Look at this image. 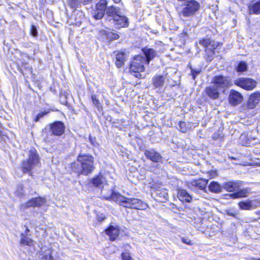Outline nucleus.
<instances>
[{"mask_svg": "<svg viewBox=\"0 0 260 260\" xmlns=\"http://www.w3.org/2000/svg\"><path fill=\"white\" fill-rule=\"evenodd\" d=\"M102 192L104 198L108 200L115 201L120 205L129 208L136 209L138 210L146 209L147 205L141 200L135 198H128L120 194L111 191L109 195H107L105 193V189H103Z\"/></svg>", "mask_w": 260, "mask_h": 260, "instance_id": "1", "label": "nucleus"}, {"mask_svg": "<svg viewBox=\"0 0 260 260\" xmlns=\"http://www.w3.org/2000/svg\"><path fill=\"white\" fill-rule=\"evenodd\" d=\"M94 158L89 154H79L77 160L71 164L72 170L78 175H88L95 169Z\"/></svg>", "mask_w": 260, "mask_h": 260, "instance_id": "2", "label": "nucleus"}, {"mask_svg": "<svg viewBox=\"0 0 260 260\" xmlns=\"http://www.w3.org/2000/svg\"><path fill=\"white\" fill-rule=\"evenodd\" d=\"M200 8V3L197 1H188L182 5L179 15L183 18H192L197 14Z\"/></svg>", "mask_w": 260, "mask_h": 260, "instance_id": "3", "label": "nucleus"}, {"mask_svg": "<svg viewBox=\"0 0 260 260\" xmlns=\"http://www.w3.org/2000/svg\"><path fill=\"white\" fill-rule=\"evenodd\" d=\"M40 164L39 157L36 150L31 148L28 152V158L23 160L21 164V169L24 173H29Z\"/></svg>", "mask_w": 260, "mask_h": 260, "instance_id": "4", "label": "nucleus"}, {"mask_svg": "<svg viewBox=\"0 0 260 260\" xmlns=\"http://www.w3.org/2000/svg\"><path fill=\"white\" fill-rule=\"evenodd\" d=\"M146 62L145 57L141 55L136 56L134 58L130 65V72L136 73L135 76L136 78H142V75L140 74V72L144 71V64Z\"/></svg>", "mask_w": 260, "mask_h": 260, "instance_id": "5", "label": "nucleus"}, {"mask_svg": "<svg viewBox=\"0 0 260 260\" xmlns=\"http://www.w3.org/2000/svg\"><path fill=\"white\" fill-rule=\"evenodd\" d=\"M108 1L107 0H100L93 9L92 14L94 19H101L102 18L107 9Z\"/></svg>", "mask_w": 260, "mask_h": 260, "instance_id": "6", "label": "nucleus"}, {"mask_svg": "<svg viewBox=\"0 0 260 260\" xmlns=\"http://www.w3.org/2000/svg\"><path fill=\"white\" fill-rule=\"evenodd\" d=\"M199 43L204 46L206 52L208 55L209 59L211 60V58H212L214 54V50L218 46L219 43L212 41L209 39L201 40Z\"/></svg>", "mask_w": 260, "mask_h": 260, "instance_id": "7", "label": "nucleus"}, {"mask_svg": "<svg viewBox=\"0 0 260 260\" xmlns=\"http://www.w3.org/2000/svg\"><path fill=\"white\" fill-rule=\"evenodd\" d=\"M211 84H214L219 90L222 89L224 90L231 85V82L229 78L221 75H218L213 78Z\"/></svg>", "mask_w": 260, "mask_h": 260, "instance_id": "8", "label": "nucleus"}, {"mask_svg": "<svg viewBox=\"0 0 260 260\" xmlns=\"http://www.w3.org/2000/svg\"><path fill=\"white\" fill-rule=\"evenodd\" d=\"M234 83L247 90H252L256 86V82L255 80L247 78H239L235 80Z\"/></svg>", "mask_w": 260, "mask_h": 260, "instance_id": "9", "label": "nucleus"}, {"mask_svg": "<svg viewBox=\"0 0 260 260\" xmlns=\"http://www.w3.org/2000/svg\"><path fill=\"white\" fill-rule=\"evenodd\" d=\"M49 126L50 131L53 135L59 136L64 132L65 126L64 123L61 121H55L50 124Z\"/></svg>", "mask_w": 260, "mask_h": 260, "instance_id": "10", "label": "nucleus"}, {"mask_svg": "<svg viewBox=\"0 0 260 260\" xmlns=\"http://www.w3.org/2000/svg\"><path fill=\"white\" fill-rule=\"evenodd\" d=\"M144 154L148 159L153 162H160L162 159V156L153 149L146 150Z\"/></svg>", "mask_w": 260, "mask_h": 260, "instance_id": "11", "label": "nucleus"}, {"mask_svg": "<svg viewBox=\"0 0 260 260\" xmlns=\"http://www.w3.org/2000/svg\"><path fill=\"white\" fill-rule=\"evenodd\" d=\"M229 100L231 105L236 106L242 102L243 96L240 92L235 90H231L230 92Z\"/></svg>", "mask_w": 260, "mask_h": 260, "instance_id": "12", "label": "nucleus"}, {"mask_svg": "<svg viewBox=\"0 0 260 260\" xmlns=\"http://www.w3.org/2000/svg\"><path fill=\"white\" fill-rule=\"evenodd\" d=\"M155 200L159 202H166L168 199V193L165 189H158L151 193Z\"/></svg>", "mask_w": 260, "mask_h": 260, "instance_id": "13", "label": "nucleus"}, {"mask_svg": "<svg viewBox=\"0 0 260 260\" xmlns=\"http://www.w3.org/2000/svg\"><path fill=\"white\" fill-rule=\"evenodd\" d=\"M220 90L214 84H211L205 89L206 94L212 99H217L219 96Z\"/></svg>", "mask_w": 260, "mask_h": 260, "instance_id": "14", "label": "nucleus"}, {"mask_svg": "<svg viewBox=\"0 0 260 260\" xmlns=\"http://www.w3.org/2000/svg\"><path fill=\"white\" fill-rule=\"evenodd\" d=\"M120 14L121 12L119 8L114 6H111L107 7L106 14L110 18V19L114 21L115 18H120L119 15Z\"/></svg>", "mask_w": 260, "mask_h": 260, "instance_id": "15", "label": "nucleus"}, {"mask_svg": "<svg viewBox=\"0 0 260 260\" xmlns=\"http://www.w3.org/2000/svg\"><path fill=\"white\" fill-rule=\"evenodd\" d=\"M241 184V181H229L223 183V188L228 191L232 192L238 190Z\"/></svg>", "mask_w": 260, "mask_h": 260, "instance_id": "16", "label": "nucleus"}, {"mask_svg": "<svg viewBox=\"0 0 260 260\" xmlns=\"http://www.w3.org/2000/svg\"><path fill=\"white\" fill-rule=\"evenodd\" d=\"M46 203V200L44 198H37L30 200L25 205L24 208L29 207H40ZM21 207L23 208V205H21Z\"/></svg>", "mask_w": 260, "mask_h": 260, "instance_id": "17", "label": "nucleus"}, {"mask_svg": "<svg viewBox=\"0 0 260 260\" xmlns=\"http://www.w3.org/2000/svg\"><path fill=\"white\" fill-rule=\"evenodd\" d=\"M106 233L112 241L117 238L119 234V229L117 225H111L106 230Z\"/></svg>", "mask_w": 260, "mask_h": 260, "instance_id": "18", "label": "nucleus"}, {"mask_svg": "<svg viewBox=\"0 0 260 260\" xmlns=\"http://www.w3.org/2000/svg\"><path fill=\"white\" fill-rule=\"evenodd\" d=\"M260 100V93L258 92L252 94L248 101L247 106L249 109H253L258 103Z\"/></svg>", "mask_w": 260, "mask_h": 260, "instance_id": "19", "label": "nucleus"}, {"mask_svg": "<svg viewBox=\"0 0 260 260\" xmlns=\"http://www.w3.org/2000/svg\"><path fill=\"white\" fill-rule=\"evenodd\" d=\"M119 17L115 18L113 21L114 22L115 26L117 28L121 27H127L128 26V19L127 18L121 15V13L119 15Z\"/></svg>", "mask_w": 260, "mask_h": 260, "instance_id": "20", "label": "nucleus"}, {"mask_svg": "<svg viewBox=\"0 0 260 260\" xmlns=\"http://www.w3.org/2000/svg\"><path fill=\"white\" fill-rule=\"evenodd\" d=\"M153 84L156 88H161L164 86L165 77L162 75H156L152 78Z\"/></svg>", "mask_w": 260, "mask_h": 260, "instance_id": "21", "label": "nucleus"}, {"mask_svg": "<svg viewBox=\"0 0 260 260\" xmlns=\"http://www.w3.org/2000/svg\"><path fill=\"white\" fill-rule=\"evenodd\" d=\"M207 183L208 180L203 179L193 180L191 182V184L193 186L202 190L206 188Z\"/></svg>", "mask_w": 260, "mask_h": 260, "instance_id": "22", "label": "nucleus"}, {"mask_svg": "<svg viewBox=\"0 0 260 260\" xmlns=\"http://www.w3.org/2000/svg\"><path fill=\"white\" fill-rule=\"evenodd\" d=\"M143 52L146 57V62L147 64H148L149 61L156 55L155 51L151 48H145L143 49Z\"/></svg>", "mask_w": 260, "mask_h": 260, "instance_id": "23", "label": "nucleus"}, {"mask_svg": "<svg viewBox=\"0 0 260 260\" xmlns=\"http://www.w3.org/2000/svg\"><path fill=\"white\" fill-rule=\"evenodd\" d=\"M91 1L92 0H68V3L70 7L76 9L81 3L86 5Z\"/></svg>", "mask_w": 260, "mask_h": 260, "instance_id": "24", "label": "nucleus"}, {"mask_svg": "<svg viewBox=\"0 0 260 260\" xmlns=\"http://www.w3.org/2000/svg\"><path fill=\"white\" fill-rule=\"evenodd\" d=\"M178 198L182 201L190 202L191 200V197L189 194L184 189H180L178 191Z\"/></svg>", "mask_w": 260, "mask_h": 260, "instance_id": "25", "label": "nucleus"}, {"mask_svg": "<svg viewBox=\"0 0 260 260\" xmlns=\"http://www.w3.org/2000/svg\"><path fill=\"white\" fill-rule=\"evenodd\" d=\"M250 14H260V1L248 6Z\"/></svg>", "mask_w": 260, "mask_h": 260, "instance_id": "26", "label": "nucleus"}, {"mask_svg": "<svg viewBox=\"0 0 260 260\" xmlns=\"http://www.w3.org/2000/svg\"><path fill=\"white\" fill-rule=\"evenodd\" d=\"M125 59V54L123 52H118L116 55L115 64L118 68L121 67Z\"/></svg>", "mask_w": 260, "mask_h": 260, "instance_id": "27", "label": "nucleus"}, {"mask_svg": "<svg viewBox=\"0 0 260 260\" xmlns=\"http://www.w3.org/2000/svg\"><path fill=\"white\" fill-rule=\"evenodd\" d=\"M209 189L210 191L215 193L220 192L222 191L221 186L215 181H212L209 184Z\"/></svg>", "mask_w": 260, "mask_h": 260, "instance_id": "28", "label": "nucleus"}, {"mask_svg": "<svg viewBox=\"0 0 260 260\" xmlns=\"http://www.w3.org/2000/svg\"><path fill=\"white\" fill-rule=\"evenodd\" d=\"M105 181V178L102 175H99L92 180L93 185L96 187H100Z\"/></svg>", "mask_w": 260, "mask_h": 260, "instance_id": "29", "label": "nucleus"}, {"mask_svg": "<svg viewBox=\"0 0 260 260\" xmlns=\"http://www.w3.org/2000/svg\"><path fill=\"white\" fill-rule=\"evenodd\" d=\"M20 244L31 246L33 245L32 240L29 237L25 235L24 234H21Z\"/></svg>", "mask_w": 260, "mask_h": 260, "instance_id": "30", "label": "nucleus"}, {"mask_svg": "<svg viewBox=\"0 0 260 260\" xmlns=\"http://www.w3.org/2000/svg\"><path fill=\"white\" fill-rule=\"evenodd\" d=\"M248 193L247 189H242L240 191L230 194V197L236 199L246 197Z\"/></svg>", "mask_w": 260, "mask_h": 260, "instance_id": "31", "label": "nucleus"}, {"mask_svg": "<svg viewBox=\"0 0 260 260\" xmlns=\"http://www.w3.org/2000/svg\"><path fill=\"white\" fill-rule=\"evenodd\" d=\"M240 208L242 210H251V205L250 204V202L249 200H247L245 202H240L238 204Z\"/></svg>", "mask_w": 260, "mask_h": 260, "instance_id": "32", "label": "nucleus"}, {"mask_svg": "<svg viewBox=\"0 0 260 260\" xmlns=\"http://www.w3.org/2000/svg\"><path fill=\"white\" fill-rule=\"evenodd\" d=\"M51 250L49 248H47L46 250H44V253L43 256L42 257L43 260H51L52 259V256L51 255Z\"/></svg>", "mask_w": 260, "mask_h": 260, "instance_id": "33", "label": "nucleus"}, {"mask_svg": "<svg viewBox=\"0 0 260 260\" xmlns=\"http://www.w3.org/2000/svg\"><path fill=\"white\" fill-rule=\"evenodd\" d=\"M247 70V64L246 62L241 61L237 67V71L240 72H243Z\"/></svg>", "mask_w": 260, "mask_h": 260, "instance_id": "34", "label": "nucleus"}, {"mask_svg": "<svg viewBox=\"0 0 260 260\" xmlns=\"http://www.w3.org/2000/svg\"><path fill=\"white\" fill-rule=\"evenodd\" d=\"M91 99L93 105L97 107L98 110L101 108L100 103L99 100L97 99L95 95H92Z\"/></svg>", "mask_w": 260, "mask_h": 260, "instance_id": "35", "label": "nucleus"}, {"mask_svg": "<svg viewBox=\"0 0 260 260\" xmlns=\"http://www.w3.org/2000/svg\"><path fill=\"white\" fill-rule=\"evenodd\" d=\"M15 194L16 196L21 197L23 196V186L22 185H19L17 186L16 190L15 191Z\"/></svg>", "mask_w": 260, "mask_h": 260, "instance_id": "36", "label": "nucleus"}, {"mask_svg": "<svg viewBox=\"0 0 260 260\" xmlns=\"http://www.w3.org/2000/svg\"><path fill=\"white\" fill-rule=\"evenodd\" d=\"M250 202L251 205L252 209L260 207V200H251L250 201Z\"/></svg>", "mask_w": 260, "mask_h": 260, "instance_id": "37", "label": "nucleus"}, {"mask_svg": "<svg viewBox=\"0 0 260 260\" xmlns=\"http://www.w3.org/2000/svg\"><path fill=\"white\" fill-rule=\"evenodd\" d=\"M121 257L122 260H134V259L132 257L130 254L128 252L122 253L121 254Z\"/></svg>", "mask_w": 260, "mask_h": 260, "instance_id": "38", "label": "nucleus"}, {"mask_svg": "<svg viewBox=\"0 0 260 260\" xmlns=\"http://www.w3.org/2000/svg\"><path fill=\"white\" fill-rule=\"evenodd\" d=\"M180 131L183 133L187 131V128L186 126V123L184 122H180L179 125Z\"/></svg>", "mask_w": 260, "mask_h": 260, "instance_id": "39", "label": "nucleus"}, {"mask_svg": "<svg viewBox=\"0 0 260 260\" xmlns=\"http://www.w3.org/2000/svg\"><path fill=\"white\" fill-rule=\"evenodd\" d=\"M201 72V70L200 69H191V75L192 76V78L193 80L195 79L196 76H197L199 74H200Z\"/></svg>", "mask_w": 260, "mask_h": 260, "instance_id": "40", "label": "nucleus"}, {"mask_svg": "<svg viewBox=\"0 0 260 260\" xmlns=\"http://www.w3.org/2000/svg\"><path fill=\"white\" fill-rule=\"evenodd\" d=\"M30 33L33 37H36L38 35L37 28L34 25H32L31 26Z\"/></svg>", "mask_w": 260, "mask_h": 260, "instance_id": "41", "label": "nucleus"}, {"mask_svg": "<svg viewBox=\"0 0 260 260\" xmlns=\"http://www.w3.org/2000/svg\"><path fill=\"white\" fill-rule=\"evenodd\" d=\"M182 241L187 245H192L193 244L192 241L187 238L182 237L181 238Z\"/></svg>", "mask_w": 260, "mask_h": 260, "instance_id": "42", "label": "nucleus"}, {"mask_svg": "<svg viewBox=\"0 0 260 260\" xmlns=\"http://www.w3.org/2000/svg\"><path fill=\"white\" fill-rule=\"evenodd\" d=\"M108 37L112 40H117L119 38V36L118 34L111 32L108 34Z\"/></svg>", "mask_w": 260, "mask_h": 260, "instance_id": "43", "label": "nucleus"}, {"mask_svg": "<svg viewBox=\"0 0 260 260\" xmlns=\"http://www.w3.org/2000/svg\"><path fill=\"white\" fill-rule=\"evenodd\" d=\"M89 140H90L91 143L92 144V145H93V146H95L98 145V143L96 142V140H95V138L89 137Z\"/></svg>", "mask_w": 260, "mask_h": 260, "instance_id": "44", "label": "nucleus"}, {"mask_svg": "<svg viewBox=\"0 0 260 260\" xmlns=\"http://www.w3.org/2000/svg\"><path fill=\"white\" fill-rule=\"evenodd\" d=\"M209 175L211 178H214L217 175V174L216 172L211 171L209 172Z\"/></svg>", "mask_w": 260, "mask_h": 260, "instance_id": "45", "label": "nucleus"}, {"mask_svg": "<svg viewBox=\"0 0 260 260\" xmlns=\"http://www.w3.org/2000/svg\"><path fill=\"white\" fill-rule=\"evenodd\" d=\"M219 137V135L218 134L214 133L212 136V139L213 140H217Z\"/></svg>", "mask_w": 260, "mask_h": 260, "instance_id": "46", "label": "nucleus"}, {"mask_svg": "<svg viewBox=\"0 0 260 260\" xmlns=\"http://www.w3.org/2000/svg\"><path fill=\"white\" fill-rule=\"evenodd\" d=\"M41 115V114H40V113H39V114L37 115V116L36 117V118H35V121L36 122L40 120V119L41 118L43 117Z\"/></svg>", "mask_w": 260, "mask_h": 260, "instance_id": "47", "label": "nucleus"}, {"mask_svg": "<svg viewBox=\"0 0 260 260\" xmlns=\"http://www.w3.org/2000/svg\"><path fill=\"white\" fill-rule=\"evenodd\" d=\"M105 219V216L103 215H101V216H98V220L100 221H102Z\"/></svg>", "mask_w": 260, "mask_h": 260, "instance_id": "48", "label": "nucleus"}, {"mask_svg": "<svg viewBox=\"0 0 260 260\" xmlns=\"http://www.w3.org/2000/svg\"><path fill=\"white\" fill-rule=\"evenodd\" d=\"M48 113V112H46V111H43V112H42L41 113H40V114H41V115L43 117L45 115H47V114Z\"/></svg>", "mask_w": 260, "mask_h": 260, "instance_id": "49", "label": "nucleus"}, {"mask_svg": "<svg viewBox=\"0 0 260 260\" xmlns=\"http://www.w3.org/2000/svg\"><path fill=\"white\" fill-rule=\"evenodd\" d=\"M113 1H114L115 3H118L119 2H120V0H113Z\"/></svg>", "mask_w": 260, "mask_h": 260, "instance_id": "50", "label": "nucleus"}, {"mask_svg": "<svg viewBox=\"0 0 260 260\" xmlns=\"http://www.w3.org/2000/svg\"><path fill=\"white\" fill-rule=\"evenodd\" d=\"M28 232H29V230L27 228H26V233H27Z\"/></svg>", "mask_w": 260, "mask_h": 260, "instance_id": "51", "label": "nucleus"}, {"mask_svg": "<svg viewBox=\"0 0 260 260\" xmlns=\"http://www.w3.org/2000/svg\"><path fill=\"white\" fill-rule=\"evenodd\" d=\"M252 260H260V258H253Z\"/></svg>", "mask_w": 260, "mask_h": 260, "instance_id": "52", "label": "nucleus"}]
</instances>
